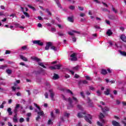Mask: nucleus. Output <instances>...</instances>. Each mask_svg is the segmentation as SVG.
Returning a JSON list of instances; mask_svg holds the SVG:
<instances>
[{"instance_id": "nucleus-58", "label": "nucleus", "mask_w": 126, "mask_h": 126, "mask_svg": "<svg viewBox=\"0 0 126 126\" xmlns=\"http://www.w3.org/2000/svg\"><path fill=\"white\" fill-rule=\"evenodd\" d=\"M55 113H56V114H60V110L55 109Z\"/></svg>"}, {"instance_id": "nucleus-16", "label": "nucleus", "mask_w": 126, "mask_h": 126, "mask_svg": "<svg viewBox=\"0 0 126 126\" xmlns=\"http://www.w3.org/2000/svg\"><path fill=\"white\" fill-rule=\"evenodd\" d=\"M17 116V114H15L14 116V118H13V121L14 123H17V122H18Z\"/></svg>"}, {"instance_id": "nucleus-35", "label": "nucleus", "mask_w": 126, "mask_h": 126, "mask_svg": "<svg viewBox=\"0 0 126 126\" xmlns=\"http://www.w3.org/2000/svg\"><path fill=\"white\" fill-rule=\"evenodd\" d=\"M51 50H53V51H57V47H56L54 46H52V45H51Z\"/></svg>"}, {"instance_id": "nucleus-9", "label": "nucleus", "mask_w": 126, "mask_h": 126, "mask_svg": "<svg viewBox=\"0 0 126 126\" xmlns=\"http://www.w3.org/2000/svg\"><path fill=\"white\" fill-rule=\"evenodd\" d=\"M49 92L50 93V97L52 101H55V98H54V96H55V94L53 92V90H50Z\"/></svg>"}, {"instance_id": "nucleus-17", "label": "nucleus", "mask_w": 126, "mask_h": 126, "mask_svg": "<svg viewBox=\"0 0 126 126\" xmlns=\"http://www.w3.org/2000/svg\"><path fill=\"white\" fill-rule=\"evenodd\" d=\"M101 110L103 113H105V112H108V111H109V108L107 107H105L104 108H101Z\"/></svg>"}, {"instance_id": "nucleus-13", "label": "nucleus", "mask_w": 126, "mask_h": 126, "mask_svg": "<svg viewBox=\"0 0 126 126\" xmlns=\"http://www.w3.org/2000/svg\"><path fill=\"white\" fill-rule=\"evenodd\" d=\"M112 125L114 126H121V125H120V123H119L116 121H112Z\"/></svg>"}, {"instance_id": "nucleus-36", "label": "nucleus", "mask_w": 126, "mask_h": 126, "mask_svg": "<svg viewBox=\"0 0 126 126\" xmlns=\"http://www.w3.org/2000/svg\"><path fill=\"white\" fill-rule=\"evenodd\" d=\"M6 72L8 74H11V73L12 72V71H11V70L10 69H7L6 70Z\"/></svg>"}, {"instance_id": "nucleus-48", "label": "nucleus", "mask_w": 126, "mask_h": 126, "mask_svg": "<svg viewBox=\"0 0 126 126\" xmlns=\"http://www.w3.org/2000/svg\"><path fill=\"white\" fill-rule=\"evenodd\" d=\"M79 68V66H76L75 67H73V70H77Z\"/></svg>"}, {"instance_id": "nucleus-2", "label": "nucleus", "mask_w": 126, "mask_h": 126, "mask_svg": "<svg viewBox=\"0 0 126 126\" xmlns=\"http://www.w3.org/2000/svg\"><path fill=\"white\" fill-rule=\"evenodd\" d=\"M34 106H35V107H36V108H37V109H38V110L35 109H34V111L36 113H37V117L36 118V121H39V120H40V119L41 118L40 117V116H44V112L43 111L41 110V108L38 106V105L36 103H34Z\"/></svg>"}, {"instance_id": "nucleus-20", "label": "nucleus", "mask_w": 126, "mask_h": 126, "mask_svg": "<svg viewBox=\"0 0 126 126\" xmlns=\"http://www.w3.org/2000/svg\"><path fill=\"white\" fill-rule=\"evenodd\" d=\"M58 78L59 75L54 73L53 76V79H54V80H57V79H58Z\"/></svg>"}, {"instance_id": "nucleus-27", "label": "nucleus", "mask_w": 126, "mask_h": 126, "mask_svg": "<svg viewBox=\"0 0 126 126\" xmlns=\"http://www.w3.org/2000/svg\"><path fill=\"white\" fill-rule=\"evenodd\" d=\"M115 15H110L109 16V19H111V20H114L115 19Z\"/></svg>"}, {"instance_id": "nucleus-3", "label": "nucleus", "mask_w": 126, "mask_h": 126, "mask_svg": "<svg viewBox=\"0 0 126 126\" xmlns=\"http://www.w3.org/2000/svg\"><path fill=\"white\" fill-rule=\"evenodd\" d=\"M67 101L68 102H69V104H68V106H67V109H71V108H73V105L72 104L73 102L71 98L69 97L67 99Z\"/></svg>"}, {"instance_id": "nucleus-42", "label": "nucleus", "mask_w": 126, "mask_h": 126, "mask_svg": "<svg viewBox=\"0 0 126 126\" xmlns=\"http://www.w3.org/2000/svg\"><path fill=\"white\" fill-rule=\"evenodd\" d=\"M80 94H81V96L82 97V98H85V95H84V92H81L80 93Z\"/></svg>"}, {"instance_id": "nucleus-29", "label": "nucleus", "mask_w": 126, "mask_h": 126, "mask_svg": "<svg viewBox=\"0 0 126 126\" xmlns=\"http://www.w3.org/2000/svg\"><path fill=\"white\" fill-rule=\"evenodd\" d=\"M101 9L102 11H103L104 12H106L107 11H108V12H110V11L108 10V9L106 8H101Z\"/></svg>"}, {"instance_id": "nucleus-46", "label": "nucleus", "mask_w": 126, "mask_h": 126, "mask_svg": "<svg viewBox=\"0 0 126 126\" xmlns=\"http://www.w3.org/2000/svg\"><path fill=\"white\" fill-rule=\"evenodd\" d=\"M14 25H15V27H17V28L20 27V24H18V23H15Z\"/></svg>"}, {"instance_id": "nucleus-52", "label": "nucleus", "mask_w": 126, "mask_h": 126, "mask_svg": "<svg viewBox=\"0 0 126 126\" xmlns=\"http://www.w3.org/2000/svg\"><path fill=\"white\" fill-rule=\"evenodd\" d=\"M94 28H95V29H101V28L97 25H95Z\"/></svg>"}, {"instance_id": "nucleus-23", "label": "nucleus", "mask_w": 126, "mask_h": 126, "mask_svg": "<svg viewBox=\"0 0 126 126\" xmlns=\"http://www.w3.org/2000/svg\"><path fill=\"white\" fill-rule=\"evenodd\" d=\"M7 112L10 116H11V115H12V111H11V108H8L7 109Z\"/></svg>"}, {"instance_id": "nucleus-11", "label": "nucleus", "mask_w": 126, "mask_h": 126, "mask_svg": "<svg viewBox=\"0 0 126 126\" xmlns=\"http://www.w3.org/2000/svg\"><path fill=\"white\" fill-rule=\"evenodd\" d=\"M120 39L126 43V36L124 34H122L120 36Z\"/></svg>"}, {"instance_id": "nucleus-31", "label": "nucleus", "mask_w": 126, "mask_h": 126, "mask_svg": "<svg viewBox=\"0 0 126 126\" xmlns=\"http://www.w3.org/2000/svg\"><path fill=\"white\" fill-rule=\"evenodd\" d=\"M69 116H70V114L67 113V112L64 113V116L66 117L67 118H69Z\"/></svg>"}, {"instance_id": "nucleus-18", "label": "nucleus", "mask_w": 126, "mask_h": 126, "mask_svg": "<svg viewBox=\"0 0 126 126\" xmlns=\"http://www.w3.org/2000/svg\"><path fill=\"white\" fill-rule=\"evenodd\" d=\"M106 34L108 36H111V35H113V32H112V31H111V30H108V31L106 32Z\"/></svg>"}, {"instance_id": "nucleus-7", "label": "nucleus", "mask_w": 126, "mask_h": 126, "mask_svg": "<svg viewBox=\"0 0 126 126\" xmlns=\"http://www.w3.org/2000/svg\"><path fill=\"white\" fill-rule=\"evenodd\" d=\"M61 64L55 65L54 66H52L50 67V69H60L61 68Z\"/></svg>"}, {"instance_id": "nucleus-33", "label": "nucleus", "mask_w": 126, "mask_h": 126, "mask_svg": "<svg viewBox=\"0 0 126 126\" xmlns=\"http://www.w3.org/2000/svg\"><path fill=\"white\" fill-rule=\"evenodd\" d=\"M6 67H7L6 65L0 66V69H5V68H6Z\"/></svg>"}, {"instance_id": "nucleus-60", "label": "nucleus", "mask_w": 126, "mask_h": 126, "mask_svg": "<svg viewBox=\"0 0 126 126\" xmlns=\"http://www.w3.org/2000/svg\"><path fill=\"white\" fill-rule=\"evenodd\" d=\"M86 78L87 80H91L90 77H89V76H86Z\"/></svg>"}, {"instance_id": "nucleus-59", "label": "nucleus", "mask_w": 126, "mask_h": 126, "mask_svg": "<svg viewBox=\"0 0 126 126\" xmlns=\"http://www.w3.org/2000/svg\"><path fill=\"white\" fill-rule=\"evenodd\" d=\"M97 125L99 126H103V124L102 123H100V122H99V121L97 122Z\"/></svg>"}, {"instance_id": "nucleus-34", "label": "nucleus", "mask_w": 126, "mask_h": 126, "mask_svg": "<svg viewBox=\"0 0 126 126\" xmlns=\"http://www.w3.org/2000/svg\"><path fill=\"white\" fill-rule=\"evenodd\" d=\"M77 108H78L79 110H81V111H83V108L82 106H81V105H78Z\"/></svg>"}, {"instance_id": "nucleus-57", "label": "nucleus", "mask_w": 126, "mask_h": 126, "mask_svg": "<svg viewBox=\"0 0 126 126\" xmlns=\"http://www.w3.org/2000/svg\"><path fill=\"white\" fill-rule=\"evenodd\" d=\"M68 34L69 35H70V36H73V35H74V34H73V33L70 32H68Z\"/></svg>"}, {"instance_id": "nucleus-24", "label": "nucleus", "mask_w": 126, "mask_h": 126, "mask_svg": "<svg viewBox=\"0 0 126 126\" xmlns=\"http://www.w3.org/2000/svg\"><path fill=\"white\" fill-rule=\"evenodd\" d=\"M66 93H68V94H71L72 96H73V93L70 91V90H66Z\"/></svg>"}, {"instance_id": "nucleus-8", "label": "nucleus", "mask_w": 126, "mask_h": 126, "mask_svg": "<svg viewBox=\"0 0 126 126\" xmlns=\"http://www.w3.org/2000/svg\"><path fill=\"white\" fill-rule=\"evenodd\" d=\"M52 42H47L45 47V50H46V51L49 50V49H50V47H52Z\"/></svg>"}, {"instance_id": "nucleus-50", "label": "nucleus", "mask_w": 126, "mask_h": 126, "mask_svg": "<svg viewBox=\"0 0 126 126\" xmlns=\"http://www.w3.org/2000/svg\"><path fill=\"white\" fill-rule=\"evenodd\" d=\"M51 116L52 119H55V115H54V112L53 111L51 112Z\"/></svg>"}, {"instance_id": "nucleus-25", "label": "nucleus", "mask_w": 126, "mask_h": 126, "mask_svg": "<svg viewBox=\"0 0 126 126\" xmlns=\"http://www.w3.org/2000/svg\"><path fill=\"white\" fill-rule=\"evenodd\" d=\"M104 94L105 95H109L110 94V89H107L106 91H104Z\"/></svg>"}, {"instance_id": "nucleus-49", "label": "nucleus", "mask_w": 126, "mask_h": 126, "mask_svg": "<svg viewBox=\"0 0 126 126\" xmlns=\"http://www.w3.org/2000/svg\"><path fill=\"white\" fill-rule=\"evenodd\" d=\"M11 51L10 50H6L5 54V55H9Z\"/></svg>"}, {"instance_id": "nucleus-43", "label": "nucleus", "mask_w": 126, "mask_h": 126, "mask_svg": "<svg viewBox=\"0 0 126 126\" xmlns=\"http://www.w3.org/2000/svg\"><path fill=\"white\" fill-rule=\"evenodd\" d=\"M72 40L73 41V42H76V37H75V36H73L72 37Z\"/></svg>"}, {"instance_id": "nucleus-21", "label": "nucleus", "mask_w": 126, "mask_h": 126, "mask_svg": "<svg viewBox=\"0 0 126 126\" xmlns=\"http://www.w3.org/2000/svg\"><path fill=\"white\" fill-rule=\"evenodd\" d=\"M67 19L68 21H69V22L73 23L74 21V20L72 18V17H68L67 18Z\"/></svg>"}, {"instance_id": "nucleus-41", "label": "nucleus", "mask_w": 126, "mask_h": 126, "mask_svg": "<svg viewBox=\"0 0 126 126\" xmlns=\"http://www.w3.org/2000/svg\"><path fill=\"white\" fill-rule=\"evenodd\" d=\"M61 62L59 60H57L51 63H60Z\"/></svg>"}, {"instance_id": "nucleus-61", "label": "nucleus", "mask_w": 126, "mask_h": 126, "mask_svg": "<svg viewBox=\"0 0 126 126\" xmlns=\"http://www.w3.org/2000/svg\"><path fill=\"white\" fill-rule=\"evenodd\" d=\"M85 14L83 13H81L80 14V16H81V17H83L84 16H85Z\"/></svg>"}, {"instance_id": "nucleus-14", "label": "nucleus", "mask_w": 126, "mask_h": 126, "mask_svg": "<svg viewBox=\"0 0 126 126\" xmlns=\"http://www.w3.org/2000/svg\"><path fill=\"white\" fill-rule=\"evenodd\" d=\"M20 59H21V60H23V61H24V62L28 61V60L26 58V57H24V56L23 55H20Z\"/></svg>"}, {"instance_id": "nucleus-10", "label": "nucleus", "mask_w": 126, "mask_h": 126, "mask_svg": "<svg viewBox=\"0 0 126 126\" xmlns=\"http://www.w3.org/2000/svg\"><path fill=\"white\" fill-rule=\"evenodd\" d=\"M100 122L102 123V124H105V120H103V118H104V115L102 113H100L99 116Z\"/></svg>"}, {"instance_id": "nucleus-32", "label": "nucleus", "mask_w": 126, "mask_h": 126, "mask_svg": "<svg viewBox=\"0 0 126 126\" xmlns=\"http://www.w3.org/2000/svg\"><path fill=\"white\" fill-rule=\"evenodd\" d=\"M28 7L30 8H31V9H32V10H36V8L34 7V6H32V5H28Z\"/></svg>"}, {"instance_id": "nucleus-1", "label": "nucleus", "mask_w": 126, "mask_h": 126, "mask_svg": "<svg viewBox=\"0 0 126 126\" xmlns=\"http://www.w3.org/2000/svg\"><path fill=\"white\" fill-rule=\"evenodd\" d=\"M85 116V120L87 122V123H89L91 125L92 124V122L90 120H92V116L90 115V114H88L86 116H85V113H78L77 117L78 118H83V117Z\"/></svg>"}, {"instance_id": "nucleus-64", "label": "nucleus", "mask_w": 126, "mask_h": 126, "mask_svg": "<svg viewBox=\"0 0 126 126\" xmlns=\"http://www.w3.org/2000/svg\"><path fill=\"white\" fill-rule=\"evenodd\" d=\"M77 126H82V125H81V123L79 122L78 123Z\"/></svg>"}, {"instance_id": "nucleus-26", "label": "nucleus", "mask_w": 126, "mask_h": 126, "mask_svg": "<svg viewBox=\"0 0 126 126\" xmlns=\"http://www.w3.org/2000/svg\"><path fill=\"white\" fill-rule=\"evenodd\" d=\"M101 74H103V75H106L107 74V70L102 69L101 70Z\"/></svg>"}, {"instance_id": "nucleus-54", "label": "nucleus", "mask_w": 126, "mask_h": 126, "mask_svg": "<svg viewBox=\"0 0 126 126\" xmlns=\"http://www.w3.org/2000/svg\"><path fill=\"white\" fill-rule=\"evenodd\" d=\"M58 34L59 36H60V37H61V36H64V34H63V33H61V32H58Z\"/></svg>"}, {"instance_id": "nucleus-37", "label": "nucleus", "mask_w": 126, "mask_h": 126, "mask_svg": "<svg viewBox=\"0 0 126 126\" xmlns=\"http://www.w3.org/2000/svg\"><path fill=\"white\" fill-rule=\"evenodd\" d=\"M69 9H71V10H74V9H75V6L73 5H70L69 7Z\"/></svg>"}, {"instance_id": "nucleus-22", "label": "nucleus", "mask_w": 126, "mask_h": 126, "mask_svg": "<svg viewBox=\"0 0 126 126\" xmlns=\"http://www.w3.org/2000/svg\"><path fill=\"white\" fill-rule=\"evenodd\" d=\"M81 83H83V84H87V83H88V82H87V81L86 80H84V81H81L79 82V85L81 84Z\"/></svg>"}, {"instance_id": "nucleus-6", "label": "nucleus", "mask_w": 126, "mask_h": 126, "mask_svg": "<svg viewBox=\"0 0 126 126\" xmlns=\"http://www.w3.org/2000/svg\"><path fill=\"white\" fill-rule=\"evenodd\" d=\"M32 42L33 44L38 45V46H43L44 45V43L41 42V40H33Z\"/></svg>"}, {"instance_id": "nucleus-5", "label": "nucleus", "mask_w": 126, "mask_h": 126, "mask_svg": "<svg viewBox=\"0 0 126 126\" xmlns=\"http://www.w3.org/2000/svg\"><path fill=\"white\" fill-rule=\"evenodd\" d=\"M70 61L72 62L77 61V58L76 57V54L73 53L70 56Z\"/></svg>"}, {"instance_id": "nucleus-19", "label": "nucleus", "mask_w": 126, "mask_h": 126, "mask_svg": "<svg viewBox=\"0 0 126 126\" xmlns=\"http://www.w3.org/2000/svg\"><path fill=\"white\" fill-rule=\"evenodd\" d=\"M72 98V100L75 101V104H77V103H78V99H77V98L74 97V96H73Z\"/></svg>"}, {"instance_id": "nucleus-62", "label": "nucleus", "mask_w": 126, "mask_h": 126, "mask_svg": "<svg viewBox=\"0 0 126 126\" xmlns=\"http://www.w3.org/2000/svg\"><path fill=\"white\" fill-rule=\"evenodd\" d=\"M27 117H31V116H32V114L31 113H28L27 114Z\"/></svg>"}, {"instance_id": "nucleus-51", "label": "nucleus", "mask_w": 126, "mask_h": 126, "mask_svg": "<svg viewBox=\"0 0 126 126\" xmlns=\"http://www.w3.org/2000/svg\"><path fill=\"white\" fill-rule=\"evenodd\" d=\"M39 65L40 66H42V67H43V68H46V66H45V65H44V63H40Z\"/></svg>"}, {"instance_id": "nucleus-53", "label": "nucleus", "mask_w": 126, "mask_h": 126, "mask_svg": "<svg viewBox=\"0 0 126 126\" xmlns=\"http://www.w3.org/2000/svg\"><path fill=\"white\" fill-rule=\"evenodd\" d=\"M24 122V119L23 118H21L20 119V123H23Z\"/></svg>"}, {"instance_id": "nucleus-63", "label": "nucleus", "mask_w": 126, "mask_h": 126, "mask_svg": "<svg viewBox=\"0 0 126 126\" xmlns=\"http://www.w3.org/2000/svg\"><path fill=\"white\" fill-rule=\"evenodd\" d=\"M86 95H90V94H91V93H90V91H87L86 92Z\"/></svg>"}, {"instance_id": "nucleus-56", "label": "nucleus", "mask_w": 126, "mask_h": 126, "mask_svg": "<svg viewBox=\"0 0 126 126\" xmlns=\"http://www.w3.org/2000/svg\"><path fill=\"white\" fill-rule=\"evenodd\" d=\"M72 32L73 33H77V34H80V32H77L76 31H72Z\"/></svg>"}, {"instance_id": "nucleus-47", "label": "nucleus", "mask_w": 126, "mask_h": 126, "mask_svg": "<svg viewBox=\"0 0 126 126\" xmlns=\"http://www.w3.org/2000/svg\"><path fill=\"white\" fill-rule=\"evenodd\" d=\"M112 10L115 12V13H117L118 12V10H117L113 6H112Z\"/></svg>"}, {"instance_id": "nucleus-15", "label": "nucleus", "mask_w": 126, "mask_h": 126, "mask_svg": "<svg viewBox=\"0 0 126 126\" xmlns=\"http://www.w3.org/2000/svg\"><path fill=\"white\" fill-rule=\"evenodd\" d=\"M119 53L121 55V56H123V57H126V52L125 51L119 50Z\"/></svg>"}, {"instance_id": "nucleus-38", "label": "nucleus", "mask_w": 126, "mask_h": 126, "mask_svg": "<svg viewBox=\"0 0 126 126\" xmlns=\"http://www.w3.org/2000/svg\"><path fill=\"white\" fill-rule=\"evenodd\" d=\"M90 90H92V91H95V88L93 86H89Z\"/></svg>"}, {"instance_id": "nucleus-12", "label": "nucleus", "mask_w": 126, "mask_h": 126, "mask_svg": "<svg viewBox=\"0 0 126 126\" xmlns=\"http://www.w3.org/2000/svg\"><path fill=\"white\" fill-rule=\"evenodd\" d=\"M54 0L56 2V3L57 4L58 7H60V8H63V7L62 6L61 3L60 2V0Z\"/></svg>"}, {"instance_id": "nucleus-45", "label": "nucleus", "mask_w": 126, "mask_h": 126, "mask_svg": "<svg viewBox=\"0 0 126 126\" xmlns=\"http://www.w3.org/2000/svg\"><path fill=\"white\" fill-rule=\"evenodd\" d=\"M17 112H18V109L17 108H15L14 110V113L15 114V115H17Z\"/></svg>"}, {"instance_id": "nucleus-39", "label": "nucleus", "mask_w": 126, "mask_h": 126, "mask_svg": "<svg viewBox=\"0 0 126 126\" xmlns=\"http://www.w3.org/2000/svg\"><path fill=\"white\" fill-rule=\"evenodd\" d=\"M78 8H79V10H81V11H83V10H84V8L82 6H78Z\"/></svg>"}, {"instance_id": "nucleus-44", "label": "nucleus", "mask_w": 126, "mask_h": 126, "mask_svg": "<svg viewBox=\"0 0 126 126\" xmlns=\"http://www.w3.org/2000/svg\"><path fill=\"white\" fill-rule=\"evenodd\" d=\"M46 11L48 13L49 15H52V13L49 10V9H46Z\"/></svg>"}, {"instance_id": "nucleus-30", "label": "nucleus", "mask_w": 126, "mask_h": 126, "mask_svg": "<svg viewBox=\"0 0 126 126\" xmlns=\"http://www.w3.org/2000/svg\"><path fill=\"white\" fill-rule=\"evenodd\" d=\"M23 13L25 15L26 17H30V15H29V14H28L27 12L23 11Z\"/></svg>"}, {"instance_id": "nucleus-40", "label": "nucleus", "mask_w": 126, "mask_h": 126, "mask_svg": "<svg viewBox=\"0 0 126 126\" xmlns=\"http://www.w3.org/2000/svg\"><path fill=\"white\" fill-rule=\"evenodd\" d=\"M21 49L23 51L27 50V46H23L21 47Z\"/></svg>"}, {"instance_id": "nucleus-28", "label": "nucleus", "mask_w": 126, "mask_h": 126, "mask_svg": "<svg viewBox=\"0 0 126 126\" xmlns=\"http://www.w3.org/2000/svg\"><path fill=\"white\" fill-rule=\"evenodd\" d=\"M96 94L97 96H101V95H102V92H101L100 90H98L96 91Z\"/></svg>"}, {"instance_id": "nucleus-4", "label": "nucleus", "mask_w": 126, "mask_h": 126, "mask_svg": "<svg viewBox=\"0 0 126 126\" xmlns=\"http://www.w3.org/2000/svg\"><path fill=\"white\" fill-rule=\"evenodd\" d=\"M31 60L32 61H34L35 62H36V63H41L42 60L40 59V58H38L36 57H32L31 58Z\"/></svg>"}, {"instance_id": "nucleus-55", "label": "nucleus", "mask_w": 126, "mask_h": 126, "mask_svg": "<svg viewBox=\"0 0 126 126\" xmlns=\"http://www.w3.org/2000/svg\"><path fill=\"white\" fill-rule=\"evenodd\" d=\"M120 29L121 30V31H122L123 32H124V31H125V28L123 27H120Z\"/></svg>"}]
</instances>
